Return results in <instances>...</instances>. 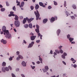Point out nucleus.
I'll list each match as a JSON object with an SVG mask.
<instances>
[{"instance_id":"f257e3e1","label":"nucleus","mask_w":77,"mask_h":77,"mask_svg":"<svg viewBox=\"0 0 77 77\" xmlns=\"http://www.w3.org/2000/svg\"><path fill=\"white\" fill-rule=\"evenodd\" d=\"M36 27H37V29H36L35 30L36 32H37L38 34V37L39 36L40 37L41 39H42V35H41V34L39 33V26L38 25H36Z\"/></svg>"},{"instance_id":"f03ea898","label":"nucleus","mask_w":77,"mask_h":77,"mask_svg":"<svg viewBox=\"0 0 77 77\" xmlns=\"http://www.w3.org/2000/svg\"><path fill=\"white\" fill-rule=\"evenodd\" d=\"M36 11H36H34V14L35 15L36 17V20H38V19H39V17L40 16V15L39 14V13L38 10H37Z\"/></svg>"},{"instance_id":"7ed1b4c3","label":"nucleus","mask_w":77,"mask_h":77,"mask_svg":"<svg viewBox=\"0 0 77 77\" xmlns=\"http://www.w3.org/2000/svg\"><path fill=\"white\" fill-rule=\"evenodd\" d=\"M14 25L16 27H20V21L18 20H15L14 22Z\"/></svg>"},{"instance_id":"20e7f679","label":"nucleus","mask_w":77,"mask_h":77,"mask_svg":"<svg viewBox=\"0 0 77 77\" xmlns=\"http://www.w3.org/2000/svg\"><path fill=\"white\" fill-rule=\"evenodd\" d=\"M5 37L7 39H11L12 38V36H11V34L9 33L8 34H7L5 35Z\"/></svg>"},{"instance_id":"39448f33","label":"nucleus","mask_w":77,"mask_h":77,"mask_svg":"<svg viewBox=\"0 0 77 77\" xmlns=\"http://www.w3.org/2000/svg\"><path fill=\"white\" fill-rule=\"evenodd\" d=\"M45 69H43V70L44 71V72H47V71H48V66H45Z\"/></svg>"},{"instance_id":"423d86ee","label":"nucleus","mask_w":77,"mask_h":77,"mask_svg":"<svg viewBox=\"0 0 77 77\" xmlns=\"http://www.w3.org/2000/svg\"><path fill=\"white\" fill-rule=\"evenodd\" d=\"M34 43V42H32L31 43L29 44L28 48H31V47H32Z\"/></svg>"},{"instance_id":"0eeeda50","label":"nucleus","mask_w":77,"mask_h":77,"mask_svg":"<svg viewBox=\"0 0 77 77\" xmlns=\"http://www.w3.org/2000/svg\"><path fill=\"white\" fill-rule=\"evenodd\" d=\"M18 57H17V60H20V59H23V57L20 55H18Z\"/></svg>"},{"instance_id":"6e6552de","label":"nucleus","mask_w":77,"mask_h":77,"mask_svg":"<svg viewBox=\"0 0 77 77\" xmlns=\"http://www.w3.org/2000/svg\"><path fill=\"white\" fill-rule=\"evenodd\" d=\"M4 35H8V34L9 33V30H5V31H4Z\"/></svg>"},{"instance_id":"1a4fd4ad","label":"nucleus","mask_w":77,"mask_h":77,"mask_svg":"<svg viewBox=\"0 0 77 77\" xmlns=\"http://www.w3.org/2000/svg\"><path fill=\"white\" fill-rule=\"evenodd\" d=\"M1 41V42L3 43V44H6L7 43L6 42V40H4L3 39H2Z\"/></svg>"},{"instance_id":"9d476101","label":"nucleus","mask_w":77,"mask_h":77,"mask_svg":"<svg viewBox=\"0 0 77 77\" xmlns=\"http://www.w3.org/2000/svg\"><path fill=\"white\" fill-rule=\"evenodd\" d=\"M35 38H36V36H34L33 35H32L31 36V39L32 41H33L35 40Z\"/></svg>"},{"instance_id":"9b49d317","label":"nucleus","mask_w":77,"mask_h":77,"mask_svg":"<svg viewBox=\"0 0 77 77\" xmlns=\"http://www.w3.org/2000/svg\"><path fill=\"white\" fill-rule=\"evenodd\" d=\"M48 21V19H45L43 20V24H45Z\"/></svg>"},{"instance_id":"f8f14e48","label":"nucleus","mask_w":77,"mask_h":77,"mask_svg":"<svg viewBox=\"0 0 77 77\" xmlns=\"http://www.w3.org/2000/svg\"><path fill=\"white\" fill-rule=\"evenodd\" d=\"M39 5L40 6H42L43 8H44L45 7V5H44V4H43L42 2H39Z\"/></svg>"},{"instance_id":"ddd939ff","label":"nucleus","mask_w":77,"mask_h":77,"mask_svg":"<svg viewBox=\"0 0 77 77\" xmlns=\"http://www.w3.org/2000/svg\"><path fill=\"white\" fill-rule=\"evenodd\" d=\"M33 20H34V18H31L28 20V22L29 23H31V21H32Z\"/></svg>"},{"instance_id":"4468645a","label":"nucleus","mask_w":77,"mask_h":77,"mask_svg":"<svg viewBox=\"0 0 77 77\" xmlns=\"http://www.w3.org/2000/svg\"><path fill=\"white\" fill-rule=\"evenodd\" d=\"M39 5L37 4L35 5V8L36 10H37V9H39Z\"/></svg>"},{"instance_id":"2eb2a0df","label":"nucleus","mask_w":77,"mask_h":77,"mask_svg":"<svg viewBox=\"0 0 77 77\" xmlns=\"http://www.w3.org/2000/svg\"><path fill=\"white\" fill-rule=\"evenodd\" d=\"M5 30H6V27H5V26H3L2 28V31L3 32H4Z\"/></svg>"},{"instance_id":"dca6fc26","label":"nucleus","mask_w":77,"mask_h":77,"mask_svg":"<svg viewBox=\"0 0 77 77\" xmlns=\"http://www.w3.org/2000/svg\"><path fill=\"white\" fill-rule=\"evenodd\" d=\"M24 5V2H22L21 3V5H20V8H21V7H23V6Z\"/></svg>"},{"instance_id":"f3484780","label":"nucleus","mask_w":77,"mask_h":77,"mask_svg":"<svg viewBox=\"0 0 77 77\" xmlns=\"http://www.w3.org/2000/svg\"><path fill=\"white\" fill-rule=\"evenodd\" d=\"M22 64L24 66H26V63L24 61H23L22 62Z\"/></svg>"},{"instance_id":"a211bd4d","label":"nucleus","mask_w":77,"mask_h":77,"mask_svg":"<svg viewBox=\"0 0 77 77\" xmlns=\"http://www.w3.org/2000/svg\"><path fill=\"white\" fill-rule=\"evenodd\" d=\"M2 71L3 72H5L6 71V69H5V67H2Z\"/></svg>"},{"instance_id":"6ab92c4d","label":"nucleus","mask_w":77,"mask_h":77,"mask_svg":"<svg viewBox=\"0 0 77 77\" xmlns=\"http://www.w3.org/2000/svg\"><path fill=\"white\" fill-rule=\"evenodd\" d=\"M57 33L58 36H59V34L60 33V29H58L57 30Z\"/></svg>"},{"instance_id":"aec40b11","label":"nucleus","mask_w":77,"mask_h":77,"mask_svg":"<svg viewBox=\"0 0 77 77\" xmlns=\"http://www.w3.org/2000/svg\"><path fill=\"white\" fill-rule=\"evenodd\" d=\"M51 22H53V21H55V18L53 17H52L51 19V20H50Z\"/></svg>"},{"instance_id":"412c9836","label":"nucleus","mask_w":77,"mask_h":77,"mask_svg":"<svg viewBox=\"0 0 77 77\" xmlns=\"http://www.w3.org/2000/svg\"><path fill=\"white\" fill-rule=\"evenodd\" d=\"M6 63L5 62H3L2 64V66H6Z\"/></svg>"},{"instance_id":"4be33fe9","label":"nucleus","mask_w":77,"mask_h":77,"mask_svg":"<svg viewBox=\"0 0 77 77\" xmlns=\"http://www.w3.org/2000/svg\"><path fill=\"white\" fill-rule=\"evenodd\" d=\"M69 39L70 42H72V41L74 40V38H71V37L69 38Z\"/></svg>"},{"instance_id":"5701e85b","label":"nucleus","mask_w":77,"mask_h":77,"mask_svg":"<svg viewBox=\"0 0 77 77\" xmlns=\"http://www.w3.org/2000/svg\"><path fill=\"white\" fill-rule=\"evenodd\" d=\"M29 27L31 29L32 28V24L31 23H30L29 24Z\"/></svg>"},{"instance_id":"b1692460","label":"nucleus","mask_w":77,"mask_h":77,"mask_svg":"<svg viewBox=\"0 0 77 77\" xmlns=\"http://www.w3.org/2000/svg\"><path fill=\"white\" fill-rule=\"evenodd\" d=\"M28 27L29 25L27 24H26L24 25V27H25V28H28Z\"/></svg>"},{"instance_id":"393cba45","label":"nucleus","mask_w":77,"mask_h":77,"mask_svg":"<svg viewBox=\"0 0 77 77\" xmlns=\"http://www.w3.org/2000/svg\"><path fill=\"white\" fill-rule=\"evenodd\" d=\"M18 17L17 16V15H15V18H14L15 20H18Z\"/></svg>"},{"instance_id":"a878e982","label":"nucleus","mask_w":77,"mask_h":77,"mask_svg":"<svg viewBox=\"0 0 77 77\" xmlns=\"http://www.w3.org/2000/svg\"><path fill=\"white\" fill-rule=\"evenodd\" d=\"M65 12L66 14L67 15L66 17H68V15H69V13H68V11H65Z\"/></svg>"},{"instance_id":"bb28decb","label":"nucleus","mask_w":77,"mask_h":77,"mask_svg":"<svg viewBox=\"0 0 77 77\" xmlns=\"http://www.w3.org/2000/svg\"><path fill=\"white\" fill-rule=\"evenodd\" d=\"M26 22V18H24V20H23V24H25Z\"/></svg>"},{"instance_id":"cd10ccee","label":"nucleus","mask_w":77,"mask_h":77,"mask_svg":"<svg viewBox=\"0 0 77 77\" xmlns=\"http://www.w3.org/2000/svg\"><path fill=\"white\" fill-rule=\"evenodd\" d=\"M72 7L74 9H76V6H75V5H73L72 6Z\"/></svg>"},{"instance_id":"c85d7f7f","label":"nucleus","mask_w":77,"mask_h":77,"mask_svg":"<svg viewBox=\"0 0 77 77\" xmlns=\"http://www.w3.org/2000/svg\"><path fill=\"white\" fill-rule=\"evenodd\" d=\"M54 5H55V6H56V5H57V2H56L55 1H54Z\"/></svg>"},{"instance_id":"c756f323","label":"nucleus","mask_w":77,"mask_h":77,"mask_svg":"<svg viewBox=\"0 0 77 77\" xmlns=\"http://www.w3.org/2000/svg\"><path fill=\"white\" fill-rule=\"evenodd\" d=\"M5 11V8H2L1 9V11L2 12H4V11Z\"/></svg>"},{"instance_id":"7c9ffc66","label":"nucleus","mask_w":77,"mask_h":77,"mask_svg":"<svg viewBox=\"0 0 77 77\" xmlns=\"http://www.w3.org/2000/svg\"><path fill=\"white\" fill-rule=\"evenodd\" d=\"M5 69L6 70V71H8L9 70V68L8 67H5Z\"/></svg>"},{"instance_id":"2f4dec72","label":"nucleus","mask_w":77,"mask_h":77,"mask_svg":"<svg viewBox=\"0 0 77 77\" xmlns=\"http://www.w3.org/2000/svg\"><path fill=\"white\" fill-rule=\"evenodd\" d=\"M55 52H56V53H57V54H59V53H60L59 50H55Z\"/></svg>"},{"instance_id":"473e14b6","label":"nucleus","mask_w":77,"mask_h":77,"mask_svg":"<svg viewBox=\"0 0 77 77\" xmlns=\"http://www.w3.org/2000/svg\"><path fill=\"white\" fill-rule=\"evenodd\" d=\"M71 18L72 20H75V17H74V16H71Z\"/></svg>"},{"instance_id":"72a5a7b5","label":"nucleus","mask_w":77,"mask_h":77,"mask_svg":"<svg viewBox=\"0 0 77 77\" xmlns=\"http://www.w3.org/2000/svg\"><path fill=\"white\" fill-rule=\"evenodd\" d=\"M13 10H14V11H16V8H15V6H14L13 8Z\"/></svg>"},{"instance_id":"f704fd0d","label":"nucleus","mask_w":77,"mask_h":77,"mask_svg":"<svg viewBox=\"0 0 77 77\" xmlns=\"http://www.w3.org/2000/svg\"><path fill=\"white\" fill-rule=\"evenodd\" d=\"M64 7H66V2L65 1L64 2Z\"/></svg>"},{"instance_id":"c9c22d12","label":"nucleus","mask_w":77,"mask_h":77,"mask_svg":"<svg viewBox=\"0 0 77 77\" xmlns=\"http://www.w3.org/2000/svg\"><path fill=\"white\" fill-rule=\"evenodd\" d=\"M30 8L31 9V10H33V9H34V7L32 6H30Z\"/></svg>"},{"instance_id":"e433bc0d","label":"nucleus","mask_w":77,"mask_h":77,"mask_svg":"<svg viewBox=\"0 0 77 77\" xmlns=\"http://www.w3.org/2000/svg\"><path fill=\"white\" fill-rule=\"evenodd\" d=\"M6 6H9V3L8 2H6Z\"/></svg>"},{"instance_id":"4c0bfd02","label":"nucleus","mask_w":77,"mask_h":77,"mask_svg":"<svg viewBox=\"0 0 77 77\" xmlns=\"http://www.w3.org/2000/svg\"><path fill=\"white\" fill-rule=\"evenodd\" d=\"M61 56L62 58H63V59H65V56L63 55H62Z\"/></svg>"},{"instance_id":"58836bf2","label":"nucleus","mask_w":77,"mask_h":77,"mask_svg":"<svg viewBox=\"0 0 77 77\" xmlns=\"http://www.w3.org/2000/svg\"><path fill=\"white\" fill-rule=\"evenodd\" d=\"M71 60H72V61H75V62H76V60H74V58H71Z\"/></svg>"},{"instance_id":"ea45409f","label":"nucleus","mask_w":77,"mask_h":77,"mask_svg":"<svg viewBox=\"0 0 77 77\" xmlns=\"http://www.w3.org/2000/svg\"><path fill=\"white\" fill-rule=\"evenodd\" d=\"M60 51L61 53H63V51H62V49H60Z\"/></svg>"},{"instance_id":"a19ab883","label":"nucleus","mask_w":77,"mask_h":77,"mask_svg":"<svg viewBox=\"0 0 77 77\" xmlns=\"http://www.w3.org/2000/svg\"><path fill=\"white\" fill-rule=\"evenodd\" d=\"M11 75L12 77H15L16 76L13 73L11 74Z\"/></svg>"},{"instance_id":"79ce46f5","label":"nucleus","mask_w":77,"mask_h":77,"mask_svg":"<svg viewBox=\"0 0 77 77\" xmlns=\"http://www.w3.org/2000/svg\"><path fill=\"white\" fill-rule=\"evenodd\" d=\"M70 38V35L68 34L67 35V39H69V38Z\"/></svg>"},{"instance_id":"37998d69","label":"nucleus","mask_w":77,"mask_h":77,"mask_svg":"<svg viewBox=\"0 0 77 77\" xmlns=\"http://www.w3.org/2000/svg\"><path fill=\"white\" fill-rule=\"evenodd\" d=\"M19 18H20V19H21V20L23 19V17L22 16H20Z\"/></svg>"},{"instance_id":"c03bdc74","label":"nucleus","mask_w":77,"mask_h":77,"mask_svg":"<svg viewBox=\"0 0 77 77\" xmlns=\"http://www.w3.org/2000/svg\"><path fill=\"white\" fill-rule=\"evenodd\" d=\"M52 8L51 7V6H49L48 7V8L49 9H51Z\"/></svg>"},{"instance_id":"a18cd8bd","label":"nucleus","mask_w":77,"mask_h":77,"mask_svg":"<svg viewBox=\"0 0 77 77\" xmlns=\"http://www.w3.org/2000/svg\"><path fill=\"white\" fill-rule=\"evenodd\" d=\"M9 60H12V57H11L10 58H9Z\"/></svg>"},{"instance_id":"49530a36","label":"nucleus","mask_w":77,"mask_h":77,"mask_svg":"<svg viewBox=\"0 0 77 77\" xmlns=\"http://www.w3.org/2000/svg\"><path fill=\"white\" fill-rule=\"evenodd\" d=\"M36 42H37V43H39V42H40V40H37Z\"/></svg>"},{"instance_id":"de8ad7c7","label":"nucleus","mask_w":77,"mask_h":77,"mask_svg":"<svg viewBox=\"0 0 77 77\" xmlns=\"http://www.w3.org/2000/svg\"><path fill=\"white\" fill-rule=\"evenodd\" d=\"M8 68H9L10 70H12V67L10 66H8Z\"/></svg>"},{"instance_id":"09e8293b","label":"nucleus","mask_w":77,"mask_h":77,"mask_svg":"<svg viewBox=\"0 0 77 77\" xmlns=\"http://www.w3.org/2000/svg\"><path fill=\"white\" fill-rule=\"evenodd\" d=\"M39 60L40 61H42V59L41 57L39 58Z\"/></svg>"},{"instance_id":"8fccbe9b","label":"nucleus","mask_w":77,"mask_h":77,"mask_svg":"<svg viewBox=\"0 0 77 77\" xmlns=\"http://www.w3.org/2000/svg\"><path fill=\"white\" fill-rule=\"evenodd\" d=\"M63 55L64 56H67V54L66 53L64 52L63 53Z\"/></svg>"},{"instance_id":"3c124183","label":"nucleus","mask_w":77,"mask_h":77,"mask_svg":"<svg viewBox=\"0 0 77 77\" xmlns=\"http://www.w3.org/2000/svg\"><path fill=\"white\" fill-rule=\"evenodd\" d=\"M73 67L74 68H76V67H77V65H76V64H74L73 65Z\"/></svg>"},{"instance_id":"603ef678","label":"nucleus","mask_w":77,"mask_h":77,"mask_svg":"<svg viewBox=\"0 0 77 77\" xmlns=\"http://www.w3.org/2000/svg\"><path fill=\"white\" fill-rule=\"evenodd\" d=\"M20 2H19L18 3H17V6H20Z\"/></svg>"},{"instance_id":"864d4df0","label":"nucleus","mask_w":77,"mask_h":77,"mask_svg":"<svg viewBox=\"0 0 77 77\" xmlns=\"http://www.w3.org/2000/svg\"><path fill=\"white\" fill-rule=\"evenodd\" d=\"M23 42L24 43V44H27V42H26V41L25 40H23Z\"/></svg>"},{"instance_id":"5fc2aeb1","label":"nucleus","mask_w":77,"mask_h":77,"mask_svg":"<svg viewBox=\"0 0 77 77\" xmlns=\"http://www.w3.org/2000/svg\"><path fill=\"white\" fill-rule=\"evenodd\" d=\"M10 14L12 15V14H14V12L13 11H11L10 12Z\"/></svg>"},{"instance_id":"6e6d98bb","label":"nucleus","mask_w":77,"mask_h":77,"mask_svg":"<svg viewBox=\"0 0 77 77\" xmlns=\"http://www.w3.org/2000/svg\"><path fill=\"white\" fill-rule=\"evenodd\" d=\"M35 68V66H33L32 67V69H34Z\"/></svg>"},{"instance_id":"4d7b16f0","label":"nucleus","mask_w":77,"mask_h":77,"mask_svg":"<svg viewBox=\"0 0 77 77\" xmlns=\"http://www.w3.org/2000/svg\"><path fill=\"white\" fill-rule=\"evenodd\" d=\"M62 62H63V64H64V65H66V63L65 62V61H63Z\"/></svg>"},{"instance_id":"13d9d810","label":"nucleus","mask_w":77,"mask_h":77,"mask_svg":"<svg viewBox=\"0 0 77 77\" xmlns=\"http://www.w3.org/2000/svg\"><path fill=\"white\" fill-rule=\"evenodd\" d=\"M16 53H17V55L19 54H20V52H19V51H17Z\"/></svg>"},{"instance_id":"bf43d9fd","label":"nucleus","mask_w":77,"mask_h":77,"mask_svg":"<svg viewBox=\"0 0 77 77\" xmlns=\"http://www.w3.org/2000/svg\"><path fill=\"white\" fill-rule=\"evenodd\" d=\"M27 21H28L29 19L28 17H26V18L25 19Z\"/></svg>"},{"instance_id":"052dcab7","label":"nucleus","mask_w":77,"mask_h":77,"mask_svg":"<svg viewBox=\"0 0 77 77\" xmlns=\"http://www.w3.org/2000/svg\"><path fill=\"white\" fill-rule=\"evenodd\" d=\"M50 53L51 54H53V51H52V50H51L50 52Z\"/></svg>"},{"instance_id":"680f3d73","label":"nucleus","mask_w":77,"mask_h":77,"mask_svg":"<svg viewBox=\"0 0 77 77\" xmlns=\"http://www.w3.org/2000/svg\"><path fill=\"white\" fill-rule=\"evenodd\" d=\"M14 30L15 32H17V30H16V29H14Z\"/></svg>"},{"instance_id":"e2e57ef3","label":"nucleus","mask_w":77,"mask_h":77,"mask_svg":"<svg viewBox=\"0 0 77 77\" xmlns=\"http://www.w3.org/2000/svg\"><path fill=\"white\" fill-rule=\"evenodd\" d=\"M21 76H22L23 77H25V76H24V75L23 74H21Z\"/></svg>"},{"instance_id":"0e129e2a","label":"nucleus","mask_w":77,"mask_h":77,"mask_svg":"<svg viewBox=\"0 0 77 77\" xmlns=\"http://www.w3.org/2000/svg\"><path fill=\"white\" fill-rule=\"evenodd\" d=\"M37 63L38 64H39V63H40V62L39 61H37Z\"/></svg>"},{"instance_id":"69168bd1","label":"nucleus","mask_w":77,"mask_h":77,"mask_svg":"<svg viewBox=\"0 0 77 77\" xmlns=\"http://www.w3.org/2000/svg\"><path fill=\"white\" fill-rule=\"evenodd\" d=\"M16 71H19V69L18 68H17L16 69Z\"/></svg>"},{"instance_id":"338daca9","label":"nucleus","mask_w":77,"mask_h":77,"mask_svg":"<svg viewBox=\"0 0 77 77\" xmlns=\"http://www.w3.org/2000/svg\"><path fill=\"white\" fill-rule=\"evenodd\" d=\"M0 8H3V6L1 5H0Z\"/></svg>"},{"instance_id":"774afa93","label":"nucleus","mask_w":77,"mask_h":77,"mask_svg":"<svg viewBox=\"0 0 77 77\" xmlns=\"http://www.w3.org/2000/svg\"><path fill=\"white\" fill-rule=\"evenodd\" d=\"M12 14H9L8 17H11Z\"/></svg>"}]
</instances>
